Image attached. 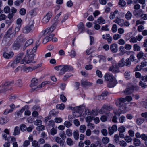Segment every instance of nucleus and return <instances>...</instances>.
<instances>
[{
    "label": "nucleus",
    "instance_id": "f257e3e1",
    "mask_svg": "<svg viewBox=\"0 0 147 147\" xmlns=\"http://www.w3.org/2000/svg\"><path fill=\"white\" fill-rule=\"evenodd\" d=\"M129 101V96L125 98H118L116 102L117 106L119 107V110L121 113H125L127 111L128 109V103H125Z\"/></svg>",
    "mask_w": 147,
    "mask_h": 147
},
{
    "label": "nucleus",
    "instance_id": "f03ea898",
    "mask_svg": "<svg viewBox=\"0 0 147 147\" xmlns=\"http://www.w3.org/2000/svg\"><path fill=\"white\" fill-rule=\"evenodd\" d=\"M34 56V54L32 53H31L30 49L27 50L26 55L20 61L21 64H26L35 63V62H34L33 61Z\"/></svg>",
    "mask_w": 147,
    "mask_h": 147
},
{
    "label": "nucleus",
    "instance_id": "7ed1b4c3",
    "mask_svg": "<svg viewBox=\"0 0 147 147\" xmlns=\"http://www.w3.org/2000/svg\"><path fill=\"white\" fill-rule=\"evenodd\" d=\"M85 109V106L81 105L74 108V115L75 117H78L82 115V113Z\"/></svg>",
    "mask_w": 147,
    "mask_h": 147
},
{
    "label": "nucleus",
    "instance_id": "20e7f679",
    "mask_svg": "<svg viewBox=\"0 0 147 147\" xmlns=\"http://www.w3.org/2000/svg\"><path fill=\"white\" fill-rule=\"evenodd\" d=\"M73 70V68L71 66L68 65L62 66V67L59 72V74L61 75H63L67 71H72Z\"/></svg>",
    "mask_w": 147,
    "mask_h": 147
},
{
    "label": "nucleus",
    "instance_id": "39448f33",
    "mask_svg": "<svg viewBox=\"0 0 147 147\" xmlns=\"http://www.w3.org/2000/svg\"><path fill=\"white\" fill-rule=\"evenodd\" d=\"M129 50V44H126L124 46H121L119 48L120 53H119V55H122L126 53Z\"/></svg>",
    "mask_w": 147,
    "mask_h": 147
},
{
    "label": "nucleus",
    "instance_id": "423d86ee",
    "mask_svg": "<svg viewBox=\"0 0 147 147\" xmlns=\"http://www.w3.org/2000/svg\"><path fill=\"white\" fill-rule=\"evenodd\" d=\"M57 24V22L54 23L49 28H48L45 30L43 33L44 35L47 34L48 33H51L55 29Z\"/></svg>",
    "mask_w": 147,
    "mask_h": 147
},
{
    "label": "nucleus",
    "instance_id": "0eeeda50",
    "mask_svg": "<svg viewBox=\"0 0 147 147\" xmlns=\"http://www.w3.org/2000/svg\"><path fill=\"white\" fill-rule=\"evenodd\" d=\"M34 28L33 24H31L26 26L22 30L23 33L27 34L30 33Z\"/></svg>",
    "mask_w": 147,
    "mask_h": 147
},
{
    "label": "nucleus",
    "instance_id": "6e6552de",
    "mask_svg": "<svg viewBox=\"0 0 147 147\" xmlns=\"http://www.w3.org/2000/svg\"><path fill=\"white\" fill-rule=\"evenodd\" d=\"M15 33L13 30V28L11 27L9 28L6 32L5 34V37L7 38H9V39H11L13 36L15 35Z\"/></svg>",
    "mask_w": 147,
    "mask_h": 147
},
{
    "label": "nucleus",
    "instance_id": "1a4fd4ad",
    "mask_svg": "<svg viewBox=\"0 0 147 147\" xmlns=\"http://www.w3.org/2000/svg\"><path fill=\"white\" fill-rule=\"evenodd\" d=\"M23 55V53L20 54L16 58L13 63H12L11 66L14 68L16 66L17 63L19 62L20 63V61L22 59V58Z\"/></svg>",
    "mask_w": 147,
    "mask_h": 147
},
{
    "label": "nucleus",
    "instance_id": "9d476101",
    "mask_svg": "<svg viewBox=\"0 0 147 147\" xmlns=\"http://www.w3.org/2000/svg\"><path fill=\"white\" fill-rule=\"evenodd\" d=\"M23 55V53L20 54L16 58L13 63H12L11 66L14 68L16 66L17 63L19 62L20 63V61L22 59V58Z\"/></svg>",
    "mask_w": 147,
    "mask_h": 147
},
{
    "label": "nucleus",
    "instance_id": "9b49d317",
    "mask_svg": "<svg viewBox=\"0 0 147 147\" xmlns=\"http://www.w3.org/2000/svg\"><path fill=\"white\" fill-rule=\"evenodd\" d=\"M38 81L37 79L34 78L32 80L30 86L33 90H36L38 88Z\"/></svg>",
    "mask_w": 147,
    "mask_h": 147
},
{
    "label": "nucleus",
    "instance_id": "f8f14e48",
    "mask_svg": "<svg viewBox=\"0 0 147 147\" xmlns=\"http://www.w3.org/2000/svg\"><path fill=\"white\" fill-rule=\"evenodd\" d=\"M52 16V13L51 12H48L42 19V22L44 24H46L49 21L50 18Z\"/></svg>",
    "mask_w": 147,
    "mask_h": 147
},
{
    "label": "nucleus",
    "instance_id": "ddd939ff",
    "mask_svg": "<svg viewBox=\"0 0 147 147\" xmlns=\"http://www.w3.org/2000/svg\"><path fill=\"white\" fill-rule=\"evenodd\" d=\"M48 35L44 39L43 43H46L47 42L52 40L54 36V34L52 33H48Z\"/></svg>",
    "mask_w": 147,
    "mask_h": 147
},
{
    "label": "nucleus",
    "instance_id": "4468645a",
    "mask_svg": "<svg viewBox=\"0 0 147 147\" xmlns=\"http://www.w3.org/2000/svg\"><path fill=\"white\" fill-rule=\"evenodd\" d=\"M27 107V106H25L23 107L20 110L16 112L15 113V116L16 117H18L21 116L23 112L25 110V109H26Z\"/></svg>",
    "mask_w": 147,
    "mask_h": 147
},
{
    "label": "nucleus",
    "instance_id": "2eb2a0df",
    "mask_svg": "<svg viewBox=\"0 0 147 147\" xmlns=\"http://www.w3.org/2000/svg\"><path fill=\"white\" fill-rule=\"evenodd\" d=\"M110 49L113 53H116L118 51L117 45L116 44H112L110 46Z\"/></svg>",
    "mask_w": 147,
    "mask_h": 147
},
{
    "label": "nucleus",
    "instance_id": "dca6fc26",
    "mask_svg": "<svg viewBox=\"0 0 147 147\" xmlns=\"http://www.w3.org/2000/svg\"><path fill=\"white\" fill-rule=\"evenodd\" d=\"M16 41L21 44L24 43L26 40V39L22 35H20L17 38Z\"/></svg>",
    "mask_w": 147,
    "mask_h": 147
},
{
    "label": "nucleus",
    "instance_id": "f3484780",
    "mask_svg": "<svg viewBox=\"0 0 147 147\" xmlns=\"http://www.w3.org/2000/svg\"><path fill=\"white\" fill-rule=\"evenodd\" d=\"M114 22L117 23L120 26H122L123 24V20L117 17L114 20Z\"/></svg>",
    "mask_w": 147,
    "mask_h": 147
},
{
    "label": "nucleus",
    "instance_id": "a211bd4d",
    "mask_svg": "<svg viewBox=\"0 0 147 147\" xmlns=\"http://www.w3.org/2000/svg\"><path fill=\"white\" fill-rule=\"evenodd\" d=\"M108 84V86L109 88H113L117 84V82L115 79H114L111 81Z\"/></svg>",
    "mask_w": 147,
    "mask_h": 147
},
{
    "label": "nucleus",
    "instance_id": "6ab92c4d",
    "mask_svg": "<svg viewBox=\"0 0 147 147\" xmlns=\"http://www.w3.org/2000/svg\"><path fill=\"white\" fill-rule=\"evenodd\" d=\"M121 113L119 111H114V116L112 118V121L114 122H116L117 121V119L118 118V117H119L120 114Z\"/></svg>",
    "mask_w": 147,
    "mask_h": 147
},
{
    "label": "nucleus",
    "instance_id": "aec40b11",
    "mask_svg": "<svg viewBox=\"0 0 147 147\" xmlns=\"http://www.w3.org/2000/svg\"><path fill=\"white\" fill-rule=\"evenodd\" d=\"M81 83L82 85L84 86H91L93 84L92 82H89L84 80H81Z\"/></svg>",
    "mask_w": 147,
    "mask_h": 147
},
{
    "label": "nucleus",
    "instance_id": "412c9836",
    "mask_svg": "<svg viewBox=\"0 0 147 147\" xmlns=\"http://www.w3.org/2000/svg\"><path fill=\"white\" fill-rule=\"evenodd\" d=\"M13 55V53L12 52H9V53H4L3 54V56L6 59H9L12 57Z\"/></svg>",
    "mask_w": 147,
    "mask_h": 147
},
{
    "label": "nucleus",
    "instance_id": "4be33fe9",
    "mask_svg": "<svg viewBox=\"0 0 147 147\" xmlns=\"http://www.w3.org/2000/svg\"><path fill=\"white\" fill-rule=\"evenodd\" d=\"M105 78L106 80L109 81H111L115 79L112 75L108 73H107L105 74Z\"/></svg>",
    "mask_w": 147,
    "mask_h": 147
},
{
    "label": "nucleus",
    "instance_id": "5701e85b",
    "mask_svg": "<svg viewBox=\"0 0 147 147\" xmlns=\"http://www.w3.org/2000/svg\"><path fill=\"white\" fill-rule=\"evenodd\" d=\"M77 27L78 29L81 30V32L84 31L85 27L82 22H81L79 23L77 25Z\"/></svg>",
    "mask_w": 147,
    "mask_h": 147
},
{
    "label": "nucleus",
    "instance_id": "b1692460",
    "mask_svg": "<svg viewBox=\"0 0 147 147\" xmlns=\"http://www.w3.org/2000/svg\"><path fill=\"white\" fill-rule=\"evenodd\" d=\"M9 121L8 119L6 117H1L0 118V124H3L7 123Z\"/></svg>",
    "mask_w": 147,
    "mask_h": 147
},
{
    "label": "nucleus",
    "instance_id": "393cba45",
    "mask_svg": "<svg viewBox=\"0 0 147 147\" xmlns=\"http://www.w3.org/2000/svg\"><path fill=\"white\" fill-rule=\"evenodd\" d=\"M37 68V67L36 66L33 67H25L24 69V71L25 72H28L36 69Z\"/></svg>",
    "mask_w": 147,
    "mask_h": 147
},
{
    "label": "nucleus",
    "instance_id": "a878e982",
    "mask_svg": "<svg viewBox=\"0 0 147 147\" xmlns=\"http://www.w3.org/2000/svg\"><path fill=\"white\" fill-rule=\"evenodd\" d=\"M85 114L87 115H92L95 112L94 110H92V111H90L88 109H85Z\"/></svg>",
    "mask_w": 147,
    "mask_h": 147
},
{
    "label": "nucleus",
    "instance_id": "bb28decb",
    "mask_svg": "<svg viewBox=\"0 0 147 147\" xmlns=\"http://www.w3.org/2000/svg\"><path fill=\"white\" fill-rule=\"evenodd\" d=\"M144 121V119L141 117L138 118H137L136 122V123L138 125H141Z\"/></svg>",
    "mask_w": 147,
    "mask_h": 147
},
{
    "label": "nucleus",
    "instance_id": "cd10ccee",
    "mask_svg": "<svg viewBox=\"0 0 147 147\" xmlns=\"http://www.w3.org/2000/svg\"><path fill=\"white\" fill-rule=\"evenodd\" d=\"M133 140L134 141V144L135 146H139L141 145V142L139 139L134 138Z\"/></svg>",
    "mask_w": 147,
    "mask_h": 147
},
{
    "label": "nucleus",
    "instance_id": "c85d7f7f",
    "mask_svg": "<svg viewBox=\"0 0 147 147\" xmlns=\"http://www.w3.org/2000/svg\"><path fill=\"white\" fill-rule=\"evenodd\" d=\"M9 134V131L8 129H5L4 132L2 134V137L4 138L5 140L7 139V135Z\"/></svg>",
    "mask_w": 147,
    "mask_h": 147
},
{
    "label": "nucleus",
    "instance_id": "c756f323",
    "mask_svg": "<svg viewBox=\"0 0 147 147\" xmlns=\"http://www.w3.org/2000/svg\"><path fill=\"white\" fill-rule=\"evenodd\" d=\"M14 82L13 81H6L4 82H3L2 84V86H10L11 84H13Z\"/></svg>",
    "mask_w": 147,
    "mask_h": 147
},
{
    "label": "nucleus",
    "instance_id": "7c9ffc66",
    "mask_svg": "<svg viewBox=\"0 0 147 147\" xmlns=\"http://www.w3.org/2000/svg\"><path fill=\"white\" fill-rule=\"evenodd\" d=\"M33 39H29L28 40H27L25 43L24 46V47L26 48L27 47H28L30 45H31L32 43H33Z\"/></svg>",
    "mask_w": 147,
    "mask_h": 147
},
{
    "label": "nucleus",
    "instance_id": "2f4dec72",
    "mask_svg": "<svg viewBox=\"0 0 147 147\" xmlns=\"http://www.w3.org/2000/svg\"><path fill=\"white\" fill-rule=\"evenodd\" d=\"M109 70L114 73H117L118 72V69L116 66L114 67L112 66L109 68Z\"/></svg>",
    "mask_w": 147,
    "mask_h": 147
},
{
    "label": "nucleus",
    "instance_id": "473e14b6",
    "mask_svg": "<svg viewBox=\"0 0 147 147\" xmlns=\"http://www.w3.org/2000/svg\"><path fill=\"white\" fill-rule=\"evenodd\" d=\"M39 44L38 42H36V43L35 46L33 47L32 50H30L31 53H35L36 51L37 47L39 46Z\"/></svg>",
    "mask_w": 147,
    "mask_h": 147
},
{
    "label": "nucleus",
    "instance_id": "72a5a7b5",
    "mask_svg": "<svg viewBox=\"0 0 147 147\" xmlns=\"http://www.w3.org/2000/svg\"><path fill=\"white\" fill-rule=\"evenodd\" d=\"M97 22L99 24H103L105 23V21L102 17H100L98 18Z\"/></svg>",
    "mask_w": 147,
    "mask_h": 147
},
{
    "label": "nucleus",
    "instance_id": "f704fd0d",
    "mask_svg": "<svg viewBox=\"0 0 147 147\" xmlns=\"http://www.w3.org/2000/svg\"><path fill=\"white\" fill-rule=\"evenodd\" d=\"M118 4L121 7H123L125 5L126 3L124 0H120L119 1Z\"/></svg>",
    "mask_w": 147,
    "mask_h": 147
},
{
    "label": "nucleus",
    "instance_id": "c9c22d12",
    "mask_svg": "<svg viewBox=\"0 0 147 147\" xmlns=\"http://www.w3.org/2000/svg\"><path fill=\"white\" fill-rule=\"evenodd\" d=\"M125 129H119V135L120 138H124V135L123 133L125 132Z\"/></svg>",
    "mask_w": 147,
    "mask_h": 147
},
{
    "label": "nucleus",
    "instance_id": "e433bc0d",
    "mask_svg": "<svg viewBox=\"0 0 147 147\" xmlns=\"http://www.w3.org/2000/svg\"><path fill=\"white\" fill-rule=\"evenodd\" d=\"M102 141L104 144H107L109 142V139L107 137H104L102 139Z\"/></svg>",
    "mask_w": 147,
    "mask_h": 147
},
{
    "label": "nucleus",
    "instance_id": "4c0bfd02",
    "mask_svg": "<svg viewBox=\"0 0 147 147\" xmlns=\"http://www.w3.org/2000/svg\"><path fill=\"white\" fill-rule=\"evenodd\" d=\"M16 85L20 87L22 86V82L21 79L18 80L16 82Z\"/></svg>",
    "mask_w": 147,
    "mask_h": 147
},
{
    "label": "nucleus",
    "instance_id": "58836bf2",
    "mask_svg": "<svg viewBox=\"0 0 147 147\" xmlns=\"http://www.w3.org/2000/svg\"><path fill=\"white\" fill-rule=\"evenodd\" d=\"M56 108L60 110H63L65 107L64 105L63 104H58L56 105Z\"/></svg>",
    "mask_w": 147,
    "mask_h": 147
},
{
    "label": "nucleus",
    "instance_id": "ea45409f",
    "mask_svg": "<svg viewBox=\"0 0 147 147\" xmlns=\"http://www.w3.org/2000/svg\"><path fill=\"white\" fill-rule=\"evenodd\" d=\"M66 142L67 144L69 146L72 145L74 144L73 141L72 139L70 138H68L67 139Z\"/></svg>",
    "mask_w": 147,
    "mask_h": 147
},
{
    "label": "nucleus",
    "instance_id": "a19ab883",
    "mask_svg": "<svg viewBox=\"0 0 147 147\" xmlns=\"http://www.w3.org/2000/svg\"><path fill=\"white\" fill-rule=\"evenodd\" d=\"M93 118V115H90L87 116L85 118V119L87 122H90Z\"/></svg>",
    "mask_w": 147,
    "mask_h": 147
},
{
    "label": "nucleus",
    "instance_id": "79ce46f5",
    "mask_svg": "<svg viewBox=\"0 0 147 147\" xmlns=\"http://www.w3.org/2000/svg\"><path fill=\"white\" fill-rule=\"evenodd\" d=\"M32 146L34 147H40V145L38 144L37 141L34 140L32 143Z\"/></svg>",
    "mask_w": 147,
    "mask_h": 147
},
{
    "label": "nucleus",
    "instance_id": "37998d69",
    "mask_svg": "<svg viewBox=\"0 0 147 147\" xmlns=\"http://www.w3.org/2000/svg\"><path fill=\"white\" fill-rule=\"evenodd\" d=\"M138 89V88L137 86H134L133 85H131L130 86V89H129V91L130 90L131 92H132L134 90H137Z\"/></svg>",
    "mask_w": 147,
    "mask_h": 147
},
{
    "label": "nucleus",
    "instance_id": "c03bdc74",
    "mask_svg": "<svg viewBox=\"0 0 147 147\" xmlns=\"http://www.w3.org/2000/svg\"><path fill=\"white\" fill-rule=\"evenodd\" d=\"M64 125L66 126L67 128L70 127V126H71L72 124L69 121H66L64 123Z\"/></svg>",
    "mask_w": 147,
    "mask_h": 147
},
{
    "label": "nucleus",
    "instance_id": "a18cd8bd",
    "mask_svg": "<svg viewBox=\"0 0 147 147\" xmlns=\"http://www.w3.org/2000/svg\"><path fill=\"white\" fill-rule=\"evenodd\" d=\"M97 59H99L98 62H100L102 60H103L104 61H106V58L105 57L102 55L97 56Z\"/></svg>",
    "mask_w": 147,
    "mask_h": 147
},
{
    "label": "nucleus",
    "instance_id": "49530a36",
    "mask_svg": "<svg viewBox=\"0 0 147 147\" xmlns=\"http://www.w3.org/2000/svg\"><path fill=\"white\" fill-rule=\"evenodd\" d=\"M79 134L77 131H76L74 132V136L75 140H77L79 138Z\"/></svg>",
    "mask_w": 147,
    "mask_h": 147
},
{
    "label": "nucleus",
    "instance_id": "de8ad7c7",
    "mask_svg": "<svg viewBox=\"0 0 147 147\" xmlns=\"http://www.w3.org/2000/svg\"><path fill=\"white\" fill-rule=\"evenodd\" d=\"M10 9L8 6H6L4 9V11L5 13H9L10 12Z\"/></svg>",
    "mask_w": 147,
    "mask_h": 147
},
{
    "label": "nucleus",
    "instance_id": "09e8293b",
    "mask_svg": "<svg viewBox=\"0 0 147 147\" xmlns=\"http://www.w3.org/2000/svg\"><path fill=\"white\" fill-rule=\"evenodd\" d=\"M124 58H123L121 60V61H119L118 63V65L120 67H123L124 65H125L124 64Z\"/></svg>",
    "mask_w": 147,
    "mask_h": 147
},
{
    "label": "nucleus",
    "instance_id": "8fccbe9b",
    "mask_svg": "<svg viewBox=\"0 0 147 147\" xmlns=\"http://www.w3.org/2000/svg\"><path fill=\"white\" fill-rule=\"evenodd\" d=\"M114 140L117 143H119V137L118 134H115L114 135Z\"/></svg>",
    "mask_w": 147,
    "mask_h": 147
},
{
    "label": "nucleus",
    "instance_id": "3c124183",
    "mask_svg": "<svg viewBox=\"0 0 147 147\" xmlns=\"http://www.w3.org/2000/svg\"><path fill=\"white\" fill-rule=\"evenodd\" d=\"M121 35L119 34H115L113 35V39L116 40L120 38L121 37Z\"/></svg>",
    "mask_w": 147,
    "mask_h": 147
},
{
    "label": "nucleus",
    "instance_id": "603ef678",
    "mask_svg": "<svg viewBox=\"0 0 147 147\" xmlns=\"http://www.w3.org/2000/svg\"><path fill=\"white\" fill-rule=\"evenodd\" d=\"M21 44L17 42L16 40L15 41L13 44V46L16 47V49H18L21 46Z\"/></svg>",
    "mask_w": 147,
    "mask_h": 147
},
{
    "label": "nucleus",
    "instance_id": "864d4df0",
    "mask_svg": "<svg viewBox=\"0 0 147 147\" xmlns=\"http://www.w3.org/2000/svg\"><path fill=\"white\" fill-rule=\"evenodd\" d=\"M144 55V53L142 52H140L137 55V57L139 59L142 57Z\"/></svg>",
    "mask_w": 147,
    "mask_h": 147
},
{
    "label": "nucleus",
    "instance_id": "5fc2aeb1",
    "mask_svg": "<svg viewBox=\"0 0 147 147\" xmlns=\"http://www.w3.org/2000/svg\"><path fill=\"white\" fill-rule=\"evenodd\" d=\"M50 83L49 81H46L42 82V84L39 86V87H42Z\"/></svg>",
    "mask_w": 147,
    "mask_h": 147
},
{
    "label": "nucleus",
    "instance_id": "6e6d98bb",
    "mask_svg": "<svg viewBox=\"0 0 147 147\" xmlns=\"http://www.w3.org/2000/svg\"><path fill=\"white\" fill-rule=\"evenodd\" d=\"M140 17L142 19H143L144 20H147V14H146L142 13V14Z\"/></svg>",
    "mask_w": 147,
    "mask_h": 147
},
{
    "label": "nucleus",
    "instance_id": "4d7b16f0",
    "mask_svg": "<svg viewBox=\"0 0 147 147\" xmlns=\"http://www.w3.org/2000/svg\"><path fill=\"white\" fill-rule=\"evenodd\" d=\"M42 123V121L40 120H36L35 121L34 124L36 125H40Z\"/></svg>",
    "mask_w": 147,
    "mask_h": 147
},
{
    "label": "nucleus",
    "instance_id": "13d9d810",
    "mask_svg": "<svg viewBox=\"0 0 147 147\" xmlns=\"http://www.w3.org/2000/svg\"><path fill=\"white\" fill-rule=\"evenodd\" d=\"M19 12L21 15H24L26 13V10L24 8H22L20 10Z\"/></svg>",
    "mask_w": 147,
    "mask_h": 147
},
{
    "label": "nucleus",
    "instance_id": "bf43d9fd",
    "mask_svg": "<svg viewBox=\"0 0 147 147\" xmlns=\"http://www.w3.org/2000/svg\"><path fill=\"white\" fill-rule=\"evenodd\" d=\"M55 121L57 123H59L62 121V119L60 117H56L54 119Z\"/></svg>",
    "mask_w": 147,
    "mask_h": 147
},
{
    "label": "nucleus",
    "instance_id": "052dcab7",
    "mask_svg": "<svg viewBox=\"0 0 147 147\" xmlns=\"http://www.w3.org/2000/svg\"><path fill=\"white\" fill-rule=\"evenodd\" d=\"M121 146L124 147L127 145L126 142L124 141H121L119 143Z\"/></svg>",
    "mask_w": 147,
    "mask_h": 147
},
{
    "label": "nucleus",
    "instance_id": "680f3d73",
    "mask_svg": "<svg viewBox=\"0 0 147 147\" xmlns=\"http://www.w3.org/2000/svg\"><path fill=\"white\" fill-rule=\"evenodd\" d=\"M117 30V27L116 24H114L113 25L112 28V31L113 32H116Z\"/></svg>",
    "mask_w": 147,
    "mask_h": 147
},
{
    "label": "nucleus",
    "instance_id": "e2e57ef3",
    "mask_svg": "<svg viewBox=\"0 0 147 147\" xmlns=\"http://www.w3.org/2000/svg\"><path fill=\"white\" fill-rule=\"evenodd\" d=\"M13 111V109H6L4 113L3 114L4 115H7L9 113H11Z\"/></svg>",
    "mask_w": 147,
    "mask_h": 147
},
{
    "label": "nucleus",
    "instance_id": "0e129e2a",
    "mask_svg": "<svg viewBox=\"0 0 147 147\" xmlns=\"http://www.w3.org/2000/svg\"><path fill=\"white\" fill-rule=\"evenodd\" d=\"M30 142L29 140H26L23 143V146L24 147H27L30 144Z\"/></svg>",
    "mask_w": 147,
    "mask_h": 147
},
{
    "label": "nucleus",
    "instance_id": "69168bd1",
    "mask_svg": "<svg viewBox=\"0 0 147 147\" xmlns=\"http://www.w3.org/2000/svg\"><path fill=\"white\" fill-rule=\"evenodd\" d=\"M145 22L144 21L139 20L136 21V25H137L139 24H142L144 23Z\"/></svg>",
    "mask_w": 147,
    "mask_h": 147
},
{
    "label": "nucleus",
    "instance_id": "338daca9",
    "mask_svg": "<svg viewBox=\"0 0 147 147\" xmlns=\"http://www.w3.org/2000/svg\"><path fill=\"white\" fill-rule=\"evenodd\" d=\"M70 53V55L72 57H74L76 55V53L74 51L72 50L70 52H68Z\"/></svg>",
    "mask_w": 147,
    "mask_h": 147
},
{
    "label": "nucleus",
    "instance_id": "774afa93",
    "mask_svg": "<svg viewBox=\"0 0 147 147\" xmlns=\"http://www.w3.org/2000/svg\"><path fill=\"white\" fill-rule=\"evenodd\" d=\"M67 135L69 136H70L72 135V131L70 129H67L66 131Z\"/></svg>",
    "mask_w": 147,
    "mask_h": 147
}]
</instances>
